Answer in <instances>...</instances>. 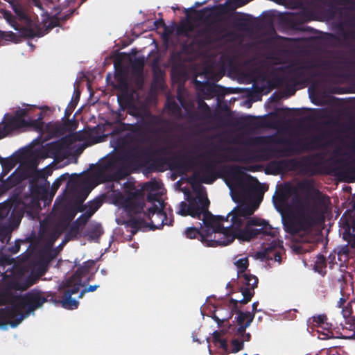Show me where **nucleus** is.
I'll list each match as a JSON object with an SVG mask.
<instances>
[{"mask_svg": "<svg viewBox=\"0 0 355 355\" xmlns=\"http://www.w3.org/2000/svg\"><path fill=\"white\" fill-rule=\"evenodd\" d=\"M60 24V20L58 18L51 19L49 24L45 26L44 28H42L40 26V28L42 29V31L44 32V35L48 33L50 31H51L53 28L58 26Z\"/></svg>", "mask_w": 355, "mask_h": 355, "instance_id": "a18cd8bd", "label": "nucleus"}, {"mask_svg": "<svg viewBox=\"0 0 355 355\" xmlns=\"http://www.w3.org/2000/svg\"><path fill=\"white\" fill-rule=\"evenodd\" d=\"M144 67V62L142 59L137 58L132 62V69L138 75L137 81L139 86L143 85V71Z\"/></svg>", "mask_w": 355, "mask_h": 355, "instance_id": "473e14b6", "label": "nucleus"}, {"mask_svg": "<svg viewBox=\"0 0 355 355\" xmlns=\"http://www.w3.org/2000/svg\"><path fill=\"white\" fill-rule=\"evenodd\" d=\"M254 141L257 143L265 142L268 144H284L288 146V147L282 148L268 147L259 149L258 152L260 157L263 160H268L273 157L287 156L295 151L291 147V145L293 144L292 141L285 137H275L274 136H270L268 137H259L254 138Z\"/></svg>", "mask_w": 355, "mask_h": 355, "instance_id": "f8f14e48", "label": "nucleus"}, {"mask_svg": "<svg viewBox=\"0 0 355 355\" xmlns=\"http://www.w3.org/2000/svg\"><path fill=\"white\" fill-rule=\"evenodd\" d=\"M95 265L96 261L94 260L84 262L83 266H80L76 271L65 280L62 286V299L59 300L63 308L67 309L78 308L79 302L71 296L79 292L80 286H85V283L82 284V279L92 272Z\"/></svg>", "mask_w": 355, "mask_h": 355, "instance_id": "39448f33", "label": "nucleus"}, {"mask_svg": "<svg viewBox=\"0 0 355 355\" xmlns=\"http://www.w3.org/2000/svg\"><path fill=\"white\" fill-rule=\"evenodd\" d=\"M329 203V198L315 190V196L293 198V209L283 218L285 231L292 235L306 232L322 222L324 210Z\"/></svg>", "mask_w": 355, "mask_h": 355, "instance_id": "f03ea898", "label": "nucleus"}, {"mask_svg": "<svg viewBox=\"0 0 355 355\" xmlns=\"http://www.w3.org/2000/svg\"><path fill=\"white\" fill-rule=\"evenodd\" d=\"M343 239L347 241L352 248H355V234L350 232V230H346L343 233Z\"/></svg>", "mask_w": 355, "mask_h": 355, "instance_id": "37998d69", "label": "nucleus"}, {"mask_svg": "<svg viewBox=\"0 0 355 355\" xmlns=\"http://www.w3.org/2000/svg\"><path fill=\"white\" fill-rule=\"evenodd\" d=\"M67 120L60 126L58 131L63 134L66 132H71L76 129L78 122L73 119L71 120L69 118H66Z\"/></svg>", "mask_w": 355, "mask_h": 355, "instance_id": "c9c22d12", "label": "nucleus"}, {"mask_svg": "<svg viewBox=\"0 0 355 355\" xmlns=\"http://www.w3.org/2000/svg\"><path fill=\"white\" fill-rule=\"evenodd\" d=\"M97 173L104 182L119 181L128 175L123 158L117 155L105 157L98 166Z\"/></svg>", "mask_w": 355, "mask_h": 355, "instance_id": "1a4fd4ad", "label": "nucleus"}, {"mask_svg": "<svg viewBox=\"0 0 355 355\" xmlns=\"http://www.w3.org/2000/svg\"><path fill=\"white\" fill-rule=\"evenodd\" d=\"M318 164L309 156L303 157L300 160L296 159L275 160L271 166L277 173H282L288 171L299 169L303 174L313 176L319 172L317 169Z\"/></svg>", "mask_w": 355, "mask_h": 355, "instance_id": "9d476101", "label": "nucleus"}, {"mask_svg": "<svg viewBox=\"0 0 355 355\" xmlns=\"http://www.w3.org/2000/svg\"><path fill=\"white\" fill-rule=\"evenodd\" d=\"M76 214V211H75V210L71 209V210L68 211L67 214V220L69 221L72 220L74 218Z\"/></svg>", "mask_w": 355, "mask_h": 355, "instance_id": "774afa93", "label": "nucleus"}, {"mask_svg": "<svg viewBox=\"0 0 355 355\" xmlns=\"http://www.w3.org/2000/svg\"><path fill=\"white\" fill-rule=\"evenodd\" d=\"M196 159V157L182 156L178 159L175 163V168L187 171L194 165Z\"/></svg>", "mask_w": 355, "mask_h": 355, "instance_id": "7c9ffc66", "label": "nucleus"}, {"mask_svg": "<svg viewBox=\"0 0 355 355\" xmlns=\"http://www.w3.org/2000/svg\"><path fill=\"white\" fill-rule=\"evenodd\" d=\"M299 187L302 190H310L312 188V185L309 182H304L299 184Z\"/></svg>", "mask_w": 355, "mask_h": 355, "instance_id": "0e129e2a", "label": "nucleus"}, {"mask_svg": "<svg viewBox=\"0 0 355 355\" xmlns=\"http://www.w3.org/2000/svg\"><path fill=\"white\" fill-rule=\"evenodd\" d=\"M247 2L238 4L237 0H227L224 3H220V6L225 9V12L228 13L235 10L238 7L242 6Z\"/></svg>", "mask_w": 355, "mask_h": 355, "instance_id": "ea45409f", "label": "nucleus"}, {"mask_svg": "<svg viewBox=\"0 0 355 355\" xmlns=\"http://www.w3.org/2000/svg\"><path fill=\"white\" fill-rule=\"evenodd\" d=\"M218 160H209L202 165L200 168L201 176L200 182L205 184H212L218 177H220L219 172L217 171V164L225 161L230 160L225 154H218Z\"/></svg>", "mask_w": 355, "mask_h": 355, "instance_id": "a211bd4d", "label": "nucleus"}, {"mask_svg": "<svg viewBox=\"0 0 355 355\" xmlns=\"http://www.w3.org/2000/svg\"><path fill=\"white\" fill-rule=\"evenodd\" d=\"M154 24H155V26L156 28H166V26L165 24V22L164 21L163 19H159L158 20H156L155 22H154Z\"/></svg>", "mask_w": 355, "mask_h": 355, "instance_id": "338daca9", "label": "nucleus"}, {"mask_svg": "<svg viewBox=\"0 0 355 355\" xmlns=\"http://www.w3.org/2000/svg\"><path fill=\"white\" fill-rule=\"evenodd\" d=\"M4 119L6 121L3 122V125L0 124V139L13 130L27 127V121H19L13 116H9L8 114H6Z\"/></svg>", "mask_w": 355, "mask_h": 355, "instance_id": "412c9836", "label": "nucleus"}, {"mask_svg": "<svg viewBox=\"0 0 355 355\" xmlns=\"http://www.w3.org/2000/svg\"><path fill=\"white\" fill-rule=\"evenodd\" d=\"M28 110L26 109H21L19 108L15 114V116H13L15 118L17 119L18 120H22V121H26L24 117L27 115Z\"/></svg>", "mask_w": 355, "mask_h": 355, "instance_id": "5fc2aeb1", "label": "nucleus"}, {"mask_svg": "<svg viewBox=\"0 0 355 355\" xmlns=\"http://www.w3.org/2000/svg\"><path fill=\"white\" fill-rule=\"evenodd\" d=\"M146 200L149 202H155V201H158L159 203L161 202L158 199L157 193H148V195L146 196Z\"/></svg>", "mask_w": 355, "mask_h": 355, "instance_id": "bf43d9fd", "label": "nucleus"}, {"mask_svg": "<svg viewBox=\"0 0 355 355\" xmlns=\"http://www.w3.org/2000/svg\"><path fill=\"white\" fill-rule=\"evenodd\" d=\"M238 268V277L240 279L243 286L241 287L240 291L243 298L240 302L241 304H246L251 301L254 295V289L257 287L259 279L257 276L246 272L249 266L248 259L247 257L241 258L235 263Z\"/></svg>", "mask_w": 355, "mask_h": 355, "instance_id": "9b49d317", "label": "nucleus"}, {"mask_svg": "<svg viewBox=\"0 0 355 355\" xmlns=\"http://www.w3.org/2000/svg\"><path fill=\"white\" fill-rule=\"evenodd\" d=\"M240 301L241 300H236L231 298L228 301V309L225 315H221V318H219L215 313L214 314L212 318L216 322L218 327H222L225 322H228L233 315L236 313L237 316L235 318L236 324H229L227 329L236 331L239 334L247 333L246 329L253 321L254 313L241 311L238 306L239 303L241 304Z\"/></svg>", "mask_w": 355, "mask_h": 355, "instance_id": "423d86ee", "label": "nucleus"}, {"mask_svg": "<svg viewBox=\"0 0 355 355\" xmlns=\"http://www.w3.org/2000/svg\"><path fill=\"white\" fill-rule=\"evenodd\" d=\"M197 17L202 19L206 15H209V19H220V17L225 14V9L220 4L213 6L211 7H205L201 10H196Z\"/></svg>", "mask_w": 355, "mask_h": 355, "instance_id": "393cba45", "label": "nucleus"}, {"mask_svg": "<svg viewBox=\"0 0 355 355\" xmlns=\"http://www.w3.org/2000/svg\"><path fill=\"white\" fill-rule=\"evenodd\" d=\"M88 220H83V219H79V217L73 222V223L70 226V232L78 234L79 232L80 227L85 225Z\"/></svg>", "mask_w": 355, "mask_h": 355, "instance_id": "79ce46f5", "label": "nucleus"}, {"mask_svg": "<svg viewBox=\"0 0 355 355\" xmlns=\"http://www.w3.org/2000/svg\"><path fill=\"white\" fill-rule=\"evenodd\" d=\"M165 122L160 116L149 113L147 120L143 121L141 124L135 123L128 124V125L130 126L129 130L139 131L143 128L148 129L150 127L159 126Z\"/></svg>", "mask_w": 355, "mask_h": 355, "instance_id": "5701e85b", "label": "nucleus"}, {"mask_svg": "<svg viewBox=\"0 0 355 355\" xmlns=\"http://www.w3.org/2000/svg\"><path fill=\"white\" fill-rule=\"evenodd\" d=\"M226 332L232 337L230 345H227V349L225 351L226 354L236 353L242 350L244 347V343L250 341L251 338L250 333L242 332L239 334L236 331L230 329H227Z\"/></svg>", "mask_w": 355, "mask_h": 355, "instance_id": "aec40b11", "label": "nucleus"}, {"mask_svg": "<svg viewBox=\"0 0 355 355\" xmlns=\"http://www.w3.org/2000/svg\"><path fill=\"white\" fill-rule=\"evenodd\" d=\"M14 12L21 24L15 23L12 26L20 36L26 38L44 36V33L40 28L38 21L32 19L22 7H15Z\"/></svg>", "mask_w": 355, "mask_h": 355, "instance_id": "ddd939ff", "label": "nucleus"}, {"mask_svg": "<svg viewBox=\"0 0 355 355\" xmlns=\"http://www.w3.org/2000/svg\"><path fill=\"white\" fill-rule=\"evenodd\" d=\"M200 19L204 23V27L198 32L202 44L211 45L229 36L227 28L223 19H210L209 15H206Z\"/></svg>", "mask_w": 355, "mask_h": 355, "instance_id": "6e6552de", "label": "nucleus"}, {"mask_svg": "<svg viewBox=\"0 0 355 355\" xmlns=\"http://www.w3.org/2000/svg\"><path fill=\"white\" fill-rule=\"evenodd\" d=\"M77 105V102L71 100L64 111V118H69Z\"/></svg>", "mask_w": 355, "mask_h": 355, "instance_id": "603ef678", "label": "nucleus"}, {"mask_svg": "<svg viewBox=\"0 0 355 355\" xmlns=\"http://www.w3.org/2000/svg\"><path fill=\"white\" fill-rule=\"evenodd\" d=\"M195 84L198 89L202 90L209 97L218 96L221 94L223 87L215 83H211L208 81L200 82L196 80Z\"/></svg>", "mask_w": 355, "mask_h": 355, "instance_id": "a878e982", "label": "nucleus"}, {"mask_svg": "<svg viewBox=\"0 0 355 355\" xmlns=\"http://www.w3.org/2000/svg\"><path fill=\"white\" fill-rule=\"evenodd\" d=\"M144 205V196L141 190L136 189L126 193V197L123 202L125 210L130 214H144L143 218L131 216L125 222L126 226L132 229V234H135L142 228L149 227L150 230H155L168 225L163 202H159L160 207L154 205L148 209V212H143Z\"/></svg>", "mask_w": 355, "mask_h": 355, "instance_id": "7ed1b4c3", "label": "nucleus"}, {"mask_svg": "<svg viewBox=\"0 0 355 355\" xmlns=\"http://www.w3.org/2000/svg\"><path fill=\"white\" fill-rule=\"evenodd\" d=\"M187 115L189 119L192 121H205V119L202 117L198 110L187 111Z\"/></svg>", "mask_w": 355, "mask_h": 355, "instance_id": "de8ad7c7", "label": "nucleus"}, {"mask_svg": "<svg viewBox=\"0 0 355 355\" xmlns=\"http://www.w3.org/2000/svg\"><path fill=\"white\" fill-rule=\"evenodd\" d=\"M258 227L260 228H252L250 230L241 229L233 232L232 235L229 236V241H234L235 239H238L242 241H250L252 239L257 238L258 236H261L263 238L264 236H270L272 238H275L277 236V232L274 228L268 223H265V225H260Z\"/></svg>", "mask_w": 355, "mask_h": 355, "instance_id": "2eb2a0df", "label": "nucleus"}, {"mask_svg": "<svg viewBox=\"0 0 355 355\" xmlns=\"http://www.w3.org/2000/svg\"><path fill=\"white\" fill-rule=\"evenodd\" d=\"M237 17L234 18V26L239 30H246L250 26L251 22V15L241 12H236Z\"/></svg>", "mask_w": 355, "mask_h": 355, "instance_id": "bb28decb", "label": "nucleus"}, {"mask_svg": "<svg viewBox=\"0 0 355 355\" xmlns=\"http://www.w3.org/2000/svg\"><path fill=\"white\" fill-rule=\"evenodd\" d=\"M268 222L267 220L258 218L257 216L250 217L247 220H245L243 226L241 229H247L250 230L254 228V227H258L260 225H265V223Z\"/></svg>", "mask_w": 355, "mask_h": 355, "instance_id": "f704fd0d", "label": "nucleus"}, {"mask_svg": "<svg viewBox=\"0 0 355 355\" xmlns=\"http://www.w3.org/2000/svg\"><path fill=\"white\" fill-rule=\"evenodd\" d=\"M319 73L312 71L310 62L306 60L294 63L287 68V76L279 82H288L298 85L308 83L311 78L319 76Z\"/></svg>", "mask_w": 355, "mask_h": 355, "instance_id": "4468645a", "label": "nucleus"}, {"mask_svg": "<svg viewBox=\"0 0 355 355\" xmlns=\"http://www.w3.org/2000/svg\"><path fill=\"white\" fill-rule=\"evenodd\" d=\"M115 78L116 80V85L115 86L116 88L119 89L123 92H127L129 85L128 81V76L125 72H118L115 75Z\"/></svg>", "mask_w": 355, "mask_h": 355, "instance_id": "2f4dec72", "label": "nucleus"}, {"mask_svg": "<svg viewBox=\"0 0 355 355\" xmlns=\"http://www.w3.org/2000/svg\"><path fill=\"white\" fill-rule=\"evenodd\" d=\"M245 125L248 126H250V127H253V128L257 127V122L255 121V120L254 119H252L250 116H248L245 119Z\"/></svg>", "mask_w": 355, "mask_h": 355, "instance_id": "052dcab7", "label": "nucleus"}, {"mask_svg": "<svg viewBox=\"0 0 355 355\" xmlns=\"http://www.w3.org/2000/svg\"><path fill=\"white\" fill-rule=\"evenodd\" d=\"M318 338L320 340H327L336 338L332 331L318 330Z\"/></svg>", "mask_w": 355, "mask_h": 355, "instance_id": "8fccbe9b", "label": "nucleus"}, {"mask_svg": "<svg viewBox=\"0 0 355 355\" xmlns=\"http://www.w3.org/2000/svg\"><path fill=\"white\" fill-rule=\"evenodd\" d=\"M166 159L164 157L156 158L153 161V165L155 166L158 171H163V166L166 164Z\"/></svg>", "mask_w": 355, "mask_h": 355, "instance_id": "3c124183", "label": "nucleus"}, {"mask_svg": "<svg viewBox=\"0 0 355 355\" xmlns=\"http://www.w3.org/2000/svg\"><path fill=\"white\" fill-rule=\"evenodd\" d=\"M171 78L175 82L184 80L187 77V71L184 66L181 64H176L172 66Z\"/></svg>", "mask_w": 355, "mask_h": 355, "instance_id": "cd10ccee", "label": "nucleus"}, {"mask_svg": "<svg viewBox=\"0 0 355 355\" xmlns=\"http://www.w3.org/2000/svg\"><path fill=\"white\" fill-rule=\"evenodd\" d=\"M227 309H228V302H225L223 305H222V304L217 305L215 307V310L212 313V315L211 317L212 318V316L215 313L217 316H218L219 318H221L220 315H225Z\"/></svg>", "mask_w": 355, "mask_h": 355, "instance_id": "c03bdc74", "label": "nucleus"}, {"mask_svg": "<svg viewBox=\"0 0 355 355\" xmlns=\"http://www.w3.org/2000/svg\"><path fill=\"white\" fill-rule=\"evenodd\" d=\"M101 205L102 201L100 199L89 201L86 205H80L77 207V211L83 212L85 211V212L79 216V219H83L85 221L89 220Z\"/></svg>", "mask_w": 355, "mask_h": 355, "instance_id": "4be33fe9", "label": "nucleus"}, {"mask_svg": "<svg viewBox=\"0 0 355 355\" xmlns=\"http://www.w3.org/2000/svg\"><path fill=\"white\" fill-rule=\"evenodd\" d=\"M309 61L310 62L312 71H313L314 69L329 70L334 68L333 65L334 62L331 60L317 59L309 60Z\"/></svg>", "mask_w": 355, "mask_h": 355, "instance_id": "c756f323", "label": "nucleus"}, {"mask_svg": "<svg viewBox=\"0 0 355 355\" xmlns=\"http://www.w3.org/2000/svg\"><path fill=\"white\" fill-rule=\"evenodd\" d=\"M226 332L224 329L221 331H215L212 334V343L215 347L227 350V340L225 338H222V336L225 335Z\"/></svg>", "mask_w": 355, "mask_h": 355, "instance_id": "c85d7f7f", "label": "nucleus"}, {"mask_svg": "<svg viewBox=\"0 0 355 355\" xmlns=\"http://www.w3.org/2000/svg\"><path fill=\"white\" fill-rule=\"evenodd\" d=\"M313 324L319 327L327 320V316L325 314H320L312 317Z\"/></svg>", "mask_w": 355, "mask_h": 355, "instance_id": "09e8293b", "label": "nucleus"}, {"mask_svg": "<svg viewBox=\"0 0 355 355\" xmlns=\"http://www.w3.org/2000/svg\"><path fill=\"white\" fill-rule=\"evenodd\" d=\"M198 110L200 112L205 120H207L211 117L210 107L204 101H198Z\"/></svg>", "mask_w": 355, "mask_h": 355, "instance_id": "4c0bfd02", "label": "nucleus"}, {"mask_svg": "<svg viewBox=\"0 0 355 355\" xmlns=\"http://www.w3.org/2000/svg\"><path fill=\"white\" fill-rule=\"evenodd\" d=\"M323 139L324 136L322 135H316L307 137L304 140H298L295 144L302 150H313L322 146Z\"/></svg>", "mask_w": 355, "mask_h": 355, "instance_id": "b1692460", "label": "nucleus"}, {"mask_svg": "<svg viewBox=\"0 0 355 355\" xmlns=\"http://www.w3.org/2000/svg\"><path fill=\"white\" fill-rule=\"evenodd\" d=\"M318 327H320L321 329V330H322V331H332L331 330L332 324L331 323L327 322V320L326 322H324V323H322Z\"/></svg>", "mask_w": 355, "mask_h": 355, "instance_id": "69168bd1", "label": "nucleus"}, {"mask_svg": "<svg viewBox=\"0 0 355 355\" xmlns=\"http://www.w3.org/2000/svg\"><path fill=\"white\" fill-rule=\"evenodd\" d=\"M33 284L29 281L10 282L7 286L0 290V304H12L13 305L12 309H17L20 312H21V309H24L28 313L42 307L48 301L61 304L59 300L62 299V296L57 299L54 294L45 295L44 292L36 288L32 289L24 295H17L13 292V291H26Z\"/></svg>", "mask_w": 355, "mask_h": 355, "instance_id": "20e7f679", "label": "nucleus"}, {"mask_svg": "<svg viewBox=\"0 0 355 355\" xmlns=\"http://www.w3.org/2000/svg\"><path fill=\"white\" fill-rule=\"evenodd\" d=\"M145 154L146 152L144 150L134 149L127 153L126 157L131 163L139 164Z\"/></svg>", "mask_w": 355, "mask_h": 355, "instance_id": "72a5a7b5", "label": "nucleus"}, {"mask_svg": "<svg viewBox=\"0 0 355 355\" xmlns=\"http://www.w3.org/2000/svg\"><path fill=\"white\" fill-rule=\"evenodd\" d=\"M184 234L187 239H198V240H200V230L198 228L194 227H187L184 230Z\"/></svg>", "mask_w": 355, "mask_h": 355, "instance_id": "a19ab883", "label": "nucleus"}, {"mask_svg": "<svg viewBox=\"0 0 355 355\" xmlns=\"http://www.w3.org/2000/svg\"><path fill=\"white\" fill-rule=\"evenodd\" d=\"M39 155L43 158L50 157L57 161H62L68 157L69 150L65 139H60L43 146Z\"/></svg>", "mask_w": 355, "mask_h": 355, "instance_id": "dca6fc26", "label": "nucleus"}, {"mask_svg": "<svg viewBox=\"0 0 355 355\" xmlns=\"http://www.w3.org/2000/svg\"><path fill=\"white\" fill-rule=\"evenodd\" d=\"M66 180L64 175H61L59 178L56 179L53 183L51 187V191L55 193L58 188L60 187L62 182Z\"/></svg>", "mask_w": 355, "mask_h": 355, "instance_id": "6e6d98bb", "label": "nucleus"}, {"mask_svg": "<svg viewBox=\"0 0 355 355\" xmlns=\"http://www.w3.org/2000/svg\"><path fill=\"white\" fill-rule=\"evenodd\" d=\"M165 107L168 110V114L174 116H180L182 113V110L178 104L174 101L168 102Z\"/></svg>", "mask_w": 355, "mask_h": 355, "instance_id": "58836bf2", "label": "nucleus"}, {"mask_svg": "<svg viewBox=\"0 0 355 355\" xmlns=\"http://www.w3.org/2000/svg\"><path fill=\"white\" fill-rule=\"evenodd\" d=\"M227 175L235 181L242 193L250 199H261L263 194L261 186L258 180L246 173H243L239 166H232Z\"/></svg>", "mask_w": 355, "mask_h": 355, "instance_id": "0eeeda50", "label": "nucleus"}, {"mask_svg": "<svg viewBox=\"0 0 355 355\" xmlns=\"http://www.w3.org/2000/svg\"><path fill=\"white\" fill-rule=\"evenodd\" d=\"M98 287H99V285H92V286L85 288L80 293L78 297L82 298L84 296L85 293H88V292H94Z\"/></svg>", "mask_w": 355, "mask_h": 355, "instance_id": "4d7b16f0", "label": "nucleus"}, {"mask_svg": "<svg viewBox=\"0 0 355 355\" xmlns=\"http://www.w3.org/2000/svg\"><path fill=\"white\" fill-rule=\"evenodd\" d=\"M15 164L16 162L12 157H8L3 160L1 165L4 168L11 169L15 166Z\"/></svg>", "mask_w": 355, "mask_h": 355, "instance_id": "864d4df0", "label": "nucleus"}, {"mask_svg": "<svg viewBox=\"0 0 355 355\" xmlns=\"http://www.w3.org/2000/svg\"><path fill=\"white\" fill-rule=\"evenodd\" d=\"M188 204L182 201L177 213L181 216H191L202 220L204 227L200 230V241L207 247L225 246L233 241H229V236L233 234L232 230L225 227L221 223L225 220L222 216H214L208 210L209 200L207 196L198 192L196 196L188 195Z\"/></svg>", "mask_w": 355, "mask_h": 355, "instance_id": "f257e3e1", "label": "nucleus"}, {"mask_svg": "<svg viewBox=\"0 0 355 355\" xmlns=\"http://www.w3.org/2000/svg\"><path fill=\"white\" fill-rule=\"evenodd\" d=\"M273 250L274 245L273 243H271L270 246L266 248L263 250L257 252L255 257L261 260H272L271 254Z\"/></svg>", "mask_w": 355, "mask_h": 355, "instance_id": "e433bc0d", "label": "nucleus"}, {"mask_svg": "<svg viewBox=\"0 0 355 355\" xmlns=\"http://www.w3.org/2000/svg\"><path fill=\"white\" fill-rule=\"evenodd\" d=\"M255 208L248 205L237 206L227 214L225 219L228 220V218L232 216V224L229 227L235 232L241 229L245 220L253 214Z\"/></svg>", "mask_w": 355, "mask_h": 355, "instance_id": "f3484780", "label": "nucleus"}, {"mask_svg": "<svg viewBox=\"0 0 355 355\" xmlns=\"http://www.w3.org/2000/svg\"><path fill=\"white\" fill-rule=\"evenodd\" d=\"M347 174L355 177V165H347L345 168Z\"/></svg>", "mask_w": 355, "mask_h": 355, "instance_id": "e2e57ef3", "label": "nucleus"}, {"mask_svg": "<svg viewBox=\"0 0 355 355\" xmlns=\"http://www.w3.org/2000/svg\"><path fill=\"white\" fill-rule=\"evenodd\" d=\"M26 315L17 309H10L7 311L0 310V327L6 328L8 324L15 328L25 318Z\"/></svg>", "mask_w": 355, "mask_h": 355, "instance_id": "6ab92c4d", "label": "nucleus"}, {"mask_svg": "<svg viewBox=\"0 0 355 355\" xmlns=\"http://www.w3.org/2000/svg\"><path fill=\"white\" fill-rule=\"evenodd\" d=\"M283 83L286 84V89H287V92H288L289 95L290 96L294 95L296 92V89L295 87L296 85H293V84H291L290 85H289L290 83H288V82H283Z\"/></svg>", "mask_w": 355, "mask_h": 355, "instance_id": "680f3d73", "label": "nucleus"}, {"mask_svg": "<svg viewBox=\"0 0 355 355\" xmlns=\"http://www.w3.org/2000/svg\"><path fill=\"white\" fill-rule=\"evenodd\" d=\"M27 127H33L36 129H42L44 125L42 113H40V116L37 119L27 121Z\"/></svg>", "mask_w": 355, "mask_h": 355, "instance_id": "49530a36", "label": "nucleus"}, {"mask_svg": "<svg viewBox=\"0 0 355 355\" xmlns=\"http://www.w3.org/2000/svg\"><path fill=\"white\" fill-rule=\"evenodd\" d=\"M273 245H274V250L271 254V255L272 257V259H274L275 261L281 263H282L281 253H280V252L276 250V249H275L276 244H273Z\"/></svg>", "mask_w": 355, "mask_h": 355, "instance_id": "13d9d810", "label": "nucleus"}]
</instances>
